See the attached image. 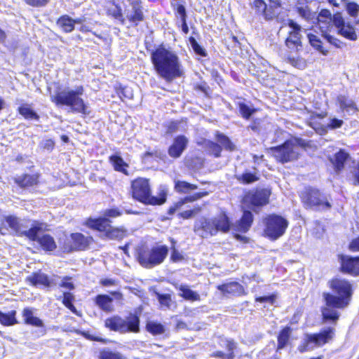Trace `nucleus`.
Returning a JSON list of instances; mask_svg holds the SVG:
<instances>
[{
    "label": "nucleus",
    "mask_w": 359,
    "mask_h": 359,
    "mask_svg": "<svg viewBox=\"0 0 359 359\" xmlns=\"http://www.w3.org/2000/svg\"><path fill=\"white\" fill-rule=\"evenodd\" d=\"M338 32L341 36L352 41H355L358 38L354 27L349 23H346L344 25H343L338 30Z\"/></svg>",
    "instance_id": "obj_36"
},
{
    "label": "nucleus",
    "mask_w": 359,
    "mask_h": 359,
    "mask_svg": "<svg viewBox=\"0 0 359 359\" xmlns=\"http://www.w3.org/2000/svg\"><path fill=\"white\" fill-rule=\"evenodd\" d=\"M15 311H12L8 313H4L0 311V323L6 326H10L16 324L18 322L15 319Z\"/></svg>",
    "instance_id": "obj_39"
},
{
    "label": "nucleus",
    "mask_w": 359,
    "mask_h": 359,
    "mask_svg": "<svg viewBox=\"0 0 359 359\" xmlns=\"http://www.w3.org/2000/svg\"><path fill=\"white\" fill-rule=\"evenodd\" d=\"M307 37L311 46L316 50L319 51L323 55L328 54V50L323 46V43L318 36L313 34H308Z\"/></svg>",
    "instance_id": "obj_34"
},
{
    "label": "nucleus",
    "mask_w": 359,
    "mask_h": 359,
    "mask_svg": "<svg viewBox=\"0 0 359 359\" xmlns=\"http://www.w3.org/2000/svg\"><path fill=\"white\" fill-rule=\"evenodd\" d=\"M335 309H337V308L333 305H328L326 303V306H325L322 309V315H323V319L325 320H330L334 323H336V321L339 318V315Z\"/></svg>",
    "instance_id": "obj_31"
},
{
    "label": "nucleus",
    "mask_w": 359,
    "mask_h": 359,
    "mask_svg": "<svg viewBox=\"0 0 359 359\" xmlns=\"http://www.w3.org/2000/svg\"><path fill=\"white\" fill-rule=\"evenodd\" d=\"M287 25L291 30L289 32V36L285 41V44L289 48H297L298 46H301L302 43V27L291 19L287 20Z\"/></svg>",
    "instance_id": "obj_15"
},
{
    "label": "nucleus",
    "mask_w": 359,
    "mask_h": 359,
    "mask_svg": "<svg viewBox=\"0 0 359 359\" xmlns=\"http://www.w3.org/2000/svg\"><path fill=\"white\" fill-rule=\"evenodd\" d=\"M171 242L172 243V254H171V259L175 262L182 261L184 257H183L182 255L178 250H177L175 249V241L173 239H171Z\"/></svg>",
    "instance_id": "obj_57"
},
{
    "label": "nucleus",
    "mask_w": 359,
    "mask_h": 359,
    "mask_svg": "<svg viewBox=\"0 0 359 359\" xmlns=\"http://www.w3.org/2000/svg\"><path fill=\"white\" fill-rule=\"evenodd\" d=\"M349 155L348 153L343 150H340L339 152L335 154L333 158H331V161L334 166L335 171L337 172H340L344 167V163L346 161Z\"/></svg>",
    "instance_id": "obj_28"
},
{
    "label": "nucleus",
    "mask_w": 359,
    "mask_h": 359,
    "mask_svg": "<svg viewBox=\"0 0 359 359\" xmlns=\"http://www.w3.org/2000/svg\"><path fill=\"white\" fill-rule=\"evenodd\" d=\"M189 43L194 52L201 56H205V53L204 49L198 43L194 37L189 38Z\"/></svg>",
    "instance_id": "obj_53"
},
{
    "label": "nucleus",
    "mask_w": 359,
    "mask_h": 359,
    "mask_svg": "<svg viewBox=\"0 0 359 359\" xmlns=\"http://www.w3.org/2000/svg\"><path fill=\"white\" fill-rule=\"evenodd\" d=\"M294 8L304 20L312 22L316 20V13L310 8L308 0H298L295 3Z\"/></svg>",
    "instance_id": "obj_16"
},
{
    "label": "nucleus",
    "mask_w": 359,
    "mask_h": 359,
    "mask_svg": "<svg viewBox=\"0 0 359 359\" xmlns=\"http://www.w3.org/2000/svg\"><path fill=\"white\" fill-rule=\"evenodd\" d=\"M178 289L180 292V295L185 299L189 301L200 300V295L196 292L191 290L188 285H181Z\"/></svg>",
    "instance_id": "obj_33"
},
{
    "label": "nucleus",
    "mask_w": 359,
    "mask_h": 359,
    "mask_svg": "<svg viewBox=\"0 0 359 359\" xmlns=\"http://www.w3.org/2000/svg\"><path fill=\"white\" fill-rule=\"evenodd\" d=\"M340 261L342 271L352 274L359 273V257H351L341 255Z\"/></svg>",
    "instance_id": "obj_18"
},
{
    "label": "nucleus",
    "mask_w": 359,
    "mask_h": 359,
    "mask_svg": "<svg viewBox=\"0 0 359 359\" xmlns=\"http://www.w3.org/2000/svg\"><path fill=\"white\" fill-rule=\"evenodd\" d=\"M50 0H25L29 6L34 7H43L48 4Z\"/></svg>",
    "instance_id": "obj_61"
},
{
    "label": "nucleus",
    "mask_w": 359,
    "mask_h": 359,
    "mask_svg": "<svg viewBox=\"0 0 359 359\" xmlns=\"http://www.w3.org/2000/svg\"><path fill=\"white\" fill-rule=\"evenodd\" d=\"M147 329L153 334H161L165 332L163 325L154 321L149 322L147 324Z\"/></svg>",
    "instance_id": "obj_41"
},
{
    "label": "nucleus",
    "mask_w": 359,
    "mask_h": 359,
    "mask_svg": "<svg viewBox=\"0 0 359 359\" xmlns=\"http://www.w3.org/2000/svg\"><path fill=\"white\" fill-rule=\"evenodd\" d=\"M334 335V329L328 327L318 334H306L298 350L305 352L313 348L314 346H323L330 341Z\"/></svg>",
    "instance_id": "obj_11"
},
{
    "label": "nucleus",
    "mask_w": 359,
    "mask_h": 359,
    "mask_svg": "<svg viewBox=\"0 0 359 359\" xmlns=\"http://www.w3.org/2000/svg\"><path fill=\"white\" fill-rule=\"evenodd\" d=\"M239 111L243 118L248 119L255 110L244 103H240Z\"/></svg>",
    "instance_id": "obj_49"
},
{
    "label": "nucleus",
    "mask_w": 359,
    "mask_h": 359,
    "mask_svg": "<svg viewBox=\"0 0 359 359\" xmlns=\"http://www.w3.org/2000/svg\"><path fill=\"white\" fill-rule=\"evenodd\" d=\"M109 160L116 170L128 175L127 170L125 168L128 167V165L126 163L124 162L121 157L116 155H113L110 156Z\"/></svg>",
    "instance_id": "obj_37"
},
{
    "label": "nucleus",
    "mask_w": 359,
    "mask_h": 359,
    "mask_svg": "<svg viewBox=\"0 0 359 359\" xmlns=\"http://www.w3.org/2000/svg\"><path fill=\"white\" fill-rule=\"evenodd\" d=\"M292 333V329L290 327H285L279 333L278 336L277 351L285 348L290 339Z\"/></svg>",
    "instance_id": "obj_32"
},
{
    "label": "nucleus",
    "mask_w": 359,
    "mask_h": 359,
    "mask_svg": "<svg viewBox=\"0 0 359 359\" xmlns=\"http://www.w3.org/2000/svg\"><path fill=\"white\" fill-rule=\"evenodd\" d=\"M270 195L271 191L268 189L250 191L243 198V205L255 211L257 208L265 205L269 203Z\"/></svg>",
    "instance_id": "obj_13"
},
{
    "label": "nucleus",
    "mask_w": 359,
    "mask_h": 359,
    "mask_svg": "<svg viewBox=\"0 0 359 359\" xmlns=\"http://www.w3.org/2000/svg\"><path fill=\"white\" fill-rule=\"evenodd\" d=\"M19 113L25 118L38 119L39 116L28 106L22 105L19 107Z\"/></svg>",
    "instance_id": "obj_42"
},
{
    "label": "nucleus",
    "mask_w": 359,
    "mask_h": 359,
    "mask_svg": "<svg viewBox=\"0 0 359 359\" xmlns=\"http://www.w3.org/2000/svg\"><path fill=\"white\" fill-rule=\"evenodd\" d=\"M227 348H228V353L226 354V359H232L233 357V351L236 348L235 343L233 341H227Z\"/></svg>",
    "instance_id": "obj_64"
},
{
    "label": "nucleus",
    "mask_w": 359,
    "mask_h": 359,
    "mask_svg": "<svg viewBox=\"0 0 359 359\" xmlns=\"http://www.w3.org/2000/svg\"><path fill=\"white\" fill-rule=\"evenodd\" d=\"M343 121L337 118H332L330 119V122L327 123V127L330 129H336L341 128L343 125Z\"/></svg>",
    "instance_id": "obj_60"
},
{
    "label": "nucleus",
    "mask_w": 359,
    "mask_h": 359,
    "mask_svg": "<svg viewBox=\"0 0 359 359\" xmlns=\"http://www.w3.org/2000/svg\"><path fill=\"white\" fill-rule=\"evenodd\" d=\"M236 177L238 181L242 182L243 183L245 184H250L258 180L259 179L256 174L248 172H244L241 175H237Z\"/></svg>",
    "instance_id": "obj_45"
},
{
    "label": "nucleus",
    "mask_w": 359,
    "mask_h": 359,
    "mask_svg": "<svg viewBox=\"0 0 359 359\" xmlns=\"http://www.w3.org/2000/svg\"><path fill=\"white\" fill-rule=\"evenodd\" d=\"M252 7L255 9L257 13L262 15L264 10L266 8V4L262 0H255L253 1Z\"/></svg>",
    "instance_id": "obj_56"
},
{
    "label": "nucleus",
    "mask_w": 359,
    "mask_h": 359,
    "mask_svg": "<svg viewBox=\"0 0 359 359\" xmlns=\"http://www.w3.org/2000/svg\"><path fill=\"white\" fill-rule=\"evenodd\" d=\"M133 197L145 204L149 205H161L166 201L167 190L161 187L159 190V196H151V188L149 180L139 177L132 182L131 184Z\"/></svg>",
    "instance_id": "obj_5"
},
{
    "label": "nucleus",
    "mask_w": 359,
    "mask_h": 359,
    "mask_svg": "<svg viewBox=\"0 0 359 359\" xmlns=\"http://www.w3.org/2000/svg\"><path fill=\"white\" fill-rule=\"evenodd\" d=\"M301 198L306 208L316 210H326L332 207L327 196L316 189L306 188L302 193Z\"/></svg>",
    "instance_id": "obj_8"
},
{
    "label": "nucleus",
    "mask_w": 359,
    "mask_h": 359,
    "mask_svg": "<svg viewBox=\"0 0 359 359\" xmlns=\"http://www.w3.org/2000/svg\"><path fill=\"white\" fill-rule=\"evenodd\" d=\"M197 189V186L193 184L188 183L185 181L177 180L175 184V189L176 191L181 194H188L192 190Z\"/></svg>",
    "instance_id": "obj_38"
},
{
    "label": "nucleus",
    "mask_w": 359,
    "mask_h": 359,
    "mask_svg": "<svg viewBox=\"0 0 359 359\" xmlns=\"http://www.w3.org/2000/svg\"><path fill=\"white\" fill-rule=\"evenodd\" d=\"M201 211V207H195L194 208L189 210H185L179 214V215L184 219H190L198 215Z\"/></svg>",
    "instance_id": "obj_50"
},
{
    "label": "nucleus",
    "mask_w": 359,
    "mask_h": 359,
    "mask_svg": "<svg viewBox=\"0 0 359 359\" xmlns=\"http://www.w3.org/2000/svg\"><path fill=\"white\" fill-rule=\"evenodd\" d=\"M158 302L162 306H165L167 309L170 307V303L172 302L170 294H157Z\"/></svg>",
    "instance_id": "obj_54"
},
{
    "label": "nucleus",
    "mask_w": 359,
    "mask_h": 359,
    "mask_svg": "<svg viewBox=\"0 0 359 359\" xmlns=\"http://www.w3.org/2000/svg\"><path fill=\"white\" fill-rule=\"evenodd\" d=\"M100 359H123V355L118 353L115 351H111L110 350H103L100 353Z\"/></svg>",
    "instance_id": "obj_47"
},
{
    "label": "nucleus",
    "mask_w": 359,
    "mask_h": 359,
    "mask_svg": "<svg viewBox=\"0 0 359 359\" xmlns=\"http://www.w3.org/2000/svg\"><path fill=\"white\" fill-rule=\"evenodd\" d=\"M301 147L297 140H289L280 146L271 147L272 155L281 163L297 160L299 155Z\"/></svg>",
    "instance_id": "obj_9"
},
{
    "label": "nucleus",
    "mask_w": 359,
    "mask_h": 359,
    "mask_svg": "<svg viewBox=\"0 0 359 359\" xmlns=\"http://www.w3.org/2000/svg\"><path fill=\"white\" fill-rule=\"evenodd\" d=\"M71 238L73 242L71 250H83L88 245V239L81 233H72Z\"/></svg>",
    "instance_id": "obj_30"
},
{
    "label": "nucleus",
    "mask_w": 359,
    "mask_h": 359,
    "mask_svg": "<svg viewBox=\"0 0 359 359\" xmlns=\"http://www.w3.org/2000/svg\"><path fill=\"white\" fill-rule=\"evenodd\" d=\"M329 284L334 294L324 293L323 297L325 302L337 308L346 307L352 294L351 283L345 279L336 278L330 280Z\"/></svg>",
    "instance_id": "obj_4"
},
{
    "label": "nucleus",
    "mask_w": 359,
    "mask_h": 359,
    "mask_svg": "<svg viewBox=\"0 0 359 359\" xmlns=\"http://www.w3.org/2000/svg\"><path fill=\"white\" fill-rule=\"evenodd\" d=\"M217 142L226 149L233 151L235 149L234 145L229 139L228 137L222 134H217Z\"/></svg>",
    "instance_id": "obj_44"
},
{
    "label": "nucleus",
    "mask_w": 359,
    "mask_h": 359,
    "mask_svg": "<svg viewBox=\"0 0 359 359\" xmlns=\"http://www.w3.org/2000/svg\"><path fill=\"white\" fill-rule=\"evenodd\" d=\"M15 182L21 187H29L37 184L38 175H23L16 177Z\"/></svg>",
    "instance_id": "obj_26"
},
{
    "label": "nucleus",
    "mask_w": 359,
    "mask_h": 359,
    "mask_svg": "<svg viewBox=\"0 0 359 359\" xmlns=\"http://www.w3.org/2000/svg\"><path fill=\"white\" fill-rule=\"evenodd\" d=\"M20 221V219L14 216H8L6 217V223L15 233L17 231H21L20 229L18 228Z\"/></svg>",
    "instance_id": "obj_48"
},
{
    "label": "nucleus",
    "mask_w": 359,
    "mask_h": 359,
    "mask_svg": "<svg viewBox=\"0 0 359 359\" xmlns=\"http://www.w3.org/2000/svg\"><path fill=\"white\" fill-rule=\"evenodd\" d=\"M278 13V12L277 8L273 7L271 5H269V6L266 5V10H264V12L263 13L262 16L266 20H271L277 15Z\"/></svg>",
    "instance_id": "obj_51"
},
{
    "label": "nucleus",
    "mask_w": 359,
    "mask_h": 359,
    "mask_svg": "<svg viewBox=\"0 0 359 359\" xmlns=\"http://www.w3.org/2000/svg\"><path fill=\"white\" fill-rule=\"evenodd\" d=\"M318 24L320 29L321 30L322 36L326 39L327 42L337 48H341L343 46L344 43L340 40L327 33V29L331 24H327L325 25L324 22H318Z\"/></svg>",
    "instance_id": "obj_27"
},
{
    "label": "nucleus",
    "mask_w": 359,
    "mask_h": 359,
    "mask_svg": "<svg viewBox=\"0 0 359 359\" xmlns=\"http://www.w3.org/2000/svg\"><path fill=\"white\" fill-rule=\"evenodd\" d=\"M231 222L225 212L212 217H201L196 220L194 231L201 238L215 236L218 232L227 233L231 228Z\"/></svg>",
    "instance_id": "obj_2"
},
{
    "label": "nucleus",
    "mask_w": 359,
    "mask_h": 359,
    "mask_svg": "<svg viewBox=\"0 0 359 359\" xmlns=\"http://www.w3.org/2000/svg\"><path fill=\"white\" fill-rule=\"evenodd\" d=\"M70 280H71V278L65 277L57 284L60 287L72 290L74 288V285L73 283L69 281Z\"/></svg>",
    "instance_id": "obj_58"
},
{
    "label": "nucleus",
    "mask_w": 359,
    "mask_h": 359,
    "mask_svg": "<svg viewBox=\"0 0 359 359\" xmlns=\"http://www.w3.org/2000/svg\"><path fill=\"white\" fill-rule=\"evenodd\" d=\"M348 13L352 17H356L359 12V5L354 2H348L346 4Z\"/></svg>",
    "instance_id": "obj_55"
},
{
    "label": "nucleus",
    "mask_w": 359,
    "mask_h": 359,
    "mask_svg": "<svg viewBox=\"0 0 359 359\" xmlns=\"http://www.w3.org/2000/svg\"><path fill=\"white\" fill-rule=\"evenodd\" d=\"M290 63L300 69H303L306 67V62L302 57H289Z\"/></svg>",
    "instance_id": "obj_52"
},
{
    "label": "nucleus",
    "mask_w": 359,
    "mask_h": 359,
    "mask_svg": "<svg viewBox=\"0 0 359 359\" xmlns=\"http://www.w3.org/2000/svg\"><path fill=\"white\" fill-rule=\"evenodd\" d=\"M188 143L189 140L184 135L177 136L168 149L169 156L174 158H179L187 147Z\"/></svg>",
    "instance_id": "obj_17"
},
{
    "label": "nucleus",
    "mask_w": 359,
    "mask_h": 359,
    "mask_svg": "<svg viewBox=\"0 0 359 359\" xmlns=\"http://www.w3.org/2000/svg\"><path fill=\"white\" fill-rule=\"evenodd\" d=\"M84 89L82 86H76L74 89L66 88L51 95L50 99L56 105H66L70 107L72 112L87 114V106L81 96Z\"/></svg>",
    "instance_id": "obj_3"
},
{
    "label": "nucleus",
    "mask_w": 359,
    "mask_h": 359,
    "mask_svg": "<svg viewBox=\"0 0 359 359\" xmlns=\"http://www.w3.org/2000/svg\"><path fill=\"white\" fill-rule=\"evenodd\" d=\"M253 221V216L250 211L244 210L241 219L237 222L236 229L241 232L249 230Z\"/></svg>",
    "instance_id": "obj_22"
},
{
    "label": "nucleus",
    "mask_w": 359,
    "mask_h": 359,
    "mask_svg": "<svg viewBox=\"0 0 359 359\" xmlns=\"http://www.w3.org/2000/svg\"><path fill=\"white\" fill-rule=\"evenodd\" d=\"M333 24L337 27L338 30L346 24L341 14L337 13L332 18Z\"/></svg>",
    "instance_id": "obj_59"
},
{
    "label": "nucleus",
    "mask_w": 359,
    "mask_h": 359,
    "mask_svg": "<svg viewBox=\"0 0 359 359\" xmlns=\"http://www.w3.org/2000/svg\"><path fill=\"white\" fill-rule=\"evenodd\" d=\"M168 248L165 245H156L150 249L141 250L138 254L140 264L147 269L161 264L168 255Z\"/></svg>",
    "instance_id": "obj_7"
},
{
    "label": "nucleus",
    "mask_w": 359,
    "mask_h": 359,
    "mask_svg": "<svg viewBox=\"0 0 359 359\" xmlns=\"http://www.w3.org/2000/svg\"><path fill=\"white\" fill-rule=\"evenodd\" d=\"M74 299V295L67 292H63V299H62V303L63 304L67 307L69 305L72 304V301Z\"/></svg>",
    "instance_id": "obj_62"
},
{
    "label": "nucleus",
    "mask_w": 359,
    "mask_h": 359,
    "mask_svg": "<svg viewBox=\"0 0 359 359\" xmlns=\"http://www.w3.org/2000/svg\"><path fill=\"white\" fill-rule=\"evenodd\" d=\"M316 20L317 22H324L325 25L331 24L332 22V15L330 11L327 9L322 10L318 15H316Z\"/></svg>",
    "instance_id": "obj_46"
},
{
    "label": "nucleus",
    "mask_w": 359,
    "mask_h": 359,
    "mask_svg": "<svg viewBox=\"0 0 359 359\" xmlns=\"http://www.w3.org/2000/svg\"><path fill=\"white\" fill-rule=\"evenodd\" d=\"M217 289L222 292L224 295H241L244 294V288L237 282H230L219 285Z\"/></svg>",
    "instance_id": "obj_19"
},
{
    "label": "nucleus",
    "mask_w": 359,
    "mask_h": 359,
    "mask_svg": "<svg viewBox=\"0 0 359 359\" xmlns=\"http://www.w3.org/2000/svg\"><path fill=\"white\" fill-rule=\"evenodd\" d=\"M113 299L106 294H99L95 298L96 304L105 312H111L114 311L112 305Z\"/></svg>",
    "instance_id": "obj_25"
},
{
    "label": "nucleus",
    "mask_w": 359,
    "mask_h": 359,
    "mask_svg": "<svg viewBox=\"0 0 359 359\" xmlns=\"http://www.w3.org/2000/svg\"><path fill=\"white\" fill-rule=\"evenodd\" d=\"M132 11L128 12L126 18L130 22L137 25L140 22L144 20V15L142 8L137 1L131 2Z\"/></svg>",
    "instance_id": "obj_20"
},
{
    "label": "nucleus",
    "mask_w": 359,
    "mask_h": 359,
    "mask_svg": "<svg viewBox=\"0 0 359 359\" xmlns=\"http://www.w3.org/2000/svg\"><path fill=\"white\" fill-rule=\"evenodd\" d=\"M26 281L35 286L41 285L49 287L50 285V282L48 279V277L46 274L40 272L34 273L32 275L27 276L26 278Z\"/></svg>",
    "instance_id": "obj_21"
},
{
    "label": "nucleus",
    "mask_w": 359,
    "mask_h": 359,
    "mask_svg": "<svg viewBox=\"0 0 359 359\" xmlns=\"http://www.w3.org/2000/svg\"><path fill=\"white\" fill-rule=\"evenodd\" d=\"M337 101L339 103L340 108L346 111H354L356 109L355 102L348 97L340 95L337 98Z\"/></svg>",
    "instance_id": "obj_40"
},
{
    "label": "nucleus",
    "mask_w": 359,
    "mask_h": 359,
    "mask_svg": "<svg viewBox=\"0 0 359 359\" xmlns=\"http://www.w3.org/2000/svg\"><path fill=\"white\" fill-rule=\"evenodd\" d=\"M57 25L65 32H71L74 30V21L69 15L61 16L57 21Z\"/></svg>",
    "instance_id": "obj_35"
},
{
    "label": "nucleus",
    "mask_w": 359,
    "mask_h": 359,
    "mask_svg": "<svg viewBox=\"0 0 359 359\" xmlns=\"http://www.w3.org/2000/svg\"><path fill=\"white\" fill-rule=\"evenodd\" d=\"M265 234L272 240H276L283 235L287 226V221L281 216L269 215L265 219Z\"/></svg>",
    "instance_id": "obj_12"
},
{
    "label": "nucleus",
    "mask_w": 359,
    "mask_h": 359,
    "mask_svg": "<svg viewBox=\"0 0 359 359\" xmlns=\"http://www.w3.org/2000/svg\"><path fill=\"white\" fill-rule=\"evenodd\" d=\"M110 221L107 218H98L90 219L88 222V225L103 232L104 236L111 240H121L126 237L128 231L124 227H113L110 225Z\"/></svg>",
    "instance_id": "obj_10"
},
{
    "label": "nucleus",
    "mask_w": 359,
    "mask_h": 359,
    "mask_svg": "<svg viewBox=\"0 0 359 359\" xmlns=\"http://www.w3.org/2000/svg\"><path fill=\"white\" fill-rule=\"evenodd\" d=\"M205 147L210 154H213L215 157L220 156L222 151L221 146L211 141L205 142Z\"/></svg>",
    "instance_id": "obj_43"
},
{
    "label": "nucleus",
    "mask_w": 359,
    "mask_h": 359,
    "mask_svg": "<svg viewBox=\"0 0 359 359\" xmlns=\"http://www.w3.org/2000/svg\"><path fill=\"white\" fill-rule=\"evenodd\" d=\"M41 233H38L36 241H38V243L40 244V245L44 250H54L56 248L57 245L53 238L48 234H43L41 236Z\"/></svg>",
    "instance_id": "obj_23"
},
{
    "label": "nucleus",
    "mask_w": 359,
    "mask_h": 359,
    "mask_svg": "<svg viewBox=\"0 0 359 359\" xmlns=\"http://www.w3.org/2000/svg\"><path fill=\"white\" fill-rule=\"evenodd\" d=\"M121 215V212L118 209H109L105 210L104 213V218L108 219L109 217H116Z\"/></svg>",
    "instance_id": "obj_63"
},
{
    "label": "nucleus",
    "mask_w": 359,
    "mask_h": 359,
    "mask_svg": "<svg viewBox=\"0 0 359 359\" xmlns=\"http://www.w3.org/2000/svg\"><path fill=\"white\" fill-rule=\"evenodd\" d=\"M46 224L34 222L29 228L27 222L21 219L18 227L21 231H17L15 233L19 236H25L32 241H36L38 233H43L46 230Z\"/></svg>",
    "instance_id": "obj_14"
},
{
    "label": "nucleus",
    "mask_w": 359,
    "mask_h": 359,
    "mask_svg": "<svg viewBox=\"0 0 359 359\" xmlns=\"http://www.w3.org/2000/svg\"><path fill=\"white\" fill-rule=\"evenodd\" d=\"M22 317L25 323L38 327L44 326L43 321L33 314V311L30 308H25L22 311Z\"/></svg>",
    "instance_id": "obj_24"
},
{
    "label": "nucleus",
    "mask_w": 359,
    "mask_h": 359,
    "mask_svg": "<svg viewBox=\"0 0 359 359\" xmlns=\"http://www.w3.org/2000/svg\"><path fill=\"white\" fill-rule=\"evenodd\" d=\"M104 325L110 330L118 332L121 334L128 332H139L140 318L133 313H130L126 318L116 315L108 318L104 321Z\"/></svg>",
    "instance_id": "obj_6"
},
{
    "label": "nucleus",
    "mask_w": 359,
    "mask_h": 359,
    "mask_svg": "<svg viewBox=\"0 0 359 359\" xmlns=\"http://www.w3.org/2000/svg\"><path fill=\"white\" fill-rule=\"evenodd\" d=\"M151 61L158 74L166 81H172L183 74L179 57L170 49L158 47L152 53Z\"/></svg>",
    "instance_id": "obj_1"
},
{
    "label": "nucleus",
    "mask_w": 359,
    "mask_h": 359,
    "mask_svg": "<svg viewBox=\"0 0 359 359\" xmlns=\"http://www.w3.org/2000/svg\"><path fill=\"white\" fill-rule=\"evenodd\" d=\"M205 195L206 193H198L191 196L185 197L184 199L177 201L172 206H171L168 209V214L173 215L178 209H180L186 203L195 201Z\"/></svg>",
    "instance_id": "obj_29"
}]
</instances>
